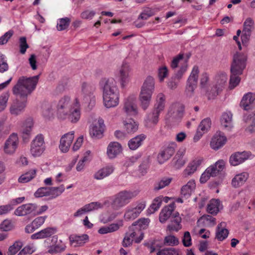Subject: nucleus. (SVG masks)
I'll return each instance as SVG.
<instances>
[{
  "label": "nucleus",
  "mask_w": 255,
  "mask_h": 255,
  "mask_svg": "<svg viewBox=\"0 0 255 255\" xmlns=\"http://www.w3.org/2000/svg\"><path fill=\"white\" fill-rule=\"evenodd\" d=\"M221 125L228 130L232 128V114L231 112L223 114L221 119Z\"/></svg>",
  "instance_id": "41"
},
{
  "label": "nucleus",
  "mask_w": 255,
  "mask_h": 255,
  "mask_svg": "<svg viewBox=\"0 0 255 255\" xmlns=\"http://www.w3.org/2000/svg\"><path fill=\"white\" fill-rule=\"evenodd\" d=\"M161 112L153 109L151 112L148 114L147 120L154 125H156L159 121V116Z\"/></svg>",
  "instance_id": "47"
},
{
  "label": "nucleus",
  "mask_w": 255,
  "mask_h": 255,
  "mask_svg": "<svg viewBox=\"0 0 255 255\" xmlns=\"http://www.w3.org/2000/svg\"><path fill=\"white\" fill-rule=\"evenodd\" d=\"M100 84L103 90V96L119 94L117 82L113 78L103 79Z\"/></svg>",
  "instance_id": "11"
},
{
  "label": "nucleus",
  "mask_w": 255,
  "mask_h": 255,
  "mask_svg": "<svg viewBox=\"0 0 255 255\" xmlns=\"http://www.w3.org/2000/svg\"><path fill=\"white\" fill-rule=\"evenodd\" d=\"M225 222H221L218 225L217 228L216 237L220 241L225 240L229 234V231L225 228Z\"/></svg>",
  "instance_id": "37"
},
{
  "label": "nucleus",
  "mask_w": 255,
  "mask_h": 255,
  "mask_svg": "<svg viewBox=\"0 0 255 255\" xmlns=\"http://www.w3.org/2000/svg\"><path fill=\"white\" fill-rule=\"evenodd\" d=\"M198 226L203 224L205 226L213 227L216 224V219L209 215H203L197 221Z\"/></svg>",
  "instance_id": "38"
},
{
  "label": "nucleus",
  "mask_w": 255,
  "mask_h": 255,
  "mask_svg": "<svg viewBox=\"0 0 255 255\" xmlns=\"http://www.w3.org/2000/svg\"><path fill=\"white\" fill-rule=\"evenodd\" d=\"M184 152V149L179 150L172 159V163L175 168L179 169L185 164L186 160L183 158Z\"/></svg>",
  "instance_id": "32"
},
{
  "label": "nucleus",
  "mask_w": 255,
  "mask_h": 255,
  "mask_svg": "<svg viewBox=\"0 0 255 255\" xmlns=\"http://www.w3.org/2000/svg\"><path fill=\"white\" fill-rule=\"evenodd\" d=\"M57 232L56 227H48L32 235L31 238L33 240L47 238L54 235Z\"/></svg>",
  "instance_id": "23"
},
{
  "label": "nucleus",
  "mask_w": 255,
  "mask_h": 255,
  "mask_svg": "<svg viewBox=\"0 0 255 255\" xmlns=\"http://www.w3.org/2000/svg\"><path fill=\"white\" fill-rule=\"evenodd\" d=\"M32 127L33 122L32 119H27L23 123L21 129L23 138H26L30 135Z\"/></svg>",
  "instance_id": "40"
},
{
  "label": "nucleus",
  "mask_w": 255,
  "mask_h": 255,
  "mask_svg": "<svg viewBox=\"0 0 255 255\" xmlns=\"http://www.w3.org/2000/svg\"><path fill=\"white\" fill-rule=\"evenodd\" d=\"M84 208L86 213L102 208L103 205L99 202H93L85 205Z\"/></svg>",
  "instance_id": "55"
},
{
  "label": "nucleus",
  "mask_w": 255,
  "mask_h": 255,
  "mask_svg": "<svg viewBox=\"0 0 255 255\" xmlns=\"http://www.w3.org/2000/svg\"><path fill=\"white\" fill-rule=\"evenodd\" d=\"M8 69V65L4 56L0 54V73H3Z\"/></svg>",
  "instance_id": "63"
},
{
  "label": "nucleus",
  "mask_w": 255,
  "mask_h": 255,
  "mask_svg": "<svg viewBox=\"0 0 255 255\" xmlns=\"http://www.w3.org/2000/svg\"><path fill=\"white\" fill-rule=\"evenodd\" d=\"M12 224L8 220H4L0 225V229L2 231L7 232L12 230Z\"/></svg>",
  "instance_id": "62"
},
{
  "label": "nucleus",
  "mask_w": 255,
  "mask_h": 255,
  "mask_svg": "<svg viewBox=\"0 0 255 255\" xmlns=\"http://www.w3.org/2000/svg\"><path fill=\"white\" fill-rule=\"evenodd\" d=\"M96 90L95 85L84 82L81 86V94L84 101L88 103L89 105L93 106L95 102V97L94 93Z\"/></svg>",
  "instance_id": "8"
},
{
  "label": "nucleus",
  "mask_w": 255,
  "mask_h": 255,
  "mask_svg": "<svg viewBox=\"0 0 255 255\" xmlns=\"http://www.w3.org/2000/svg\"><path fill=\"white\" fill-rule=\"evenodd\" d=\"M248 178V174L244 172L236 175L232 180V185L235 188L242 186Z\"/></svg>",
  "instance_id": "36"
},
{
  "label": "nucleus",
  "mask_w": 255,
  "mask_h": 255,
  "mask_svg": "<svg viewBox=\"0 0 255 255\" xmlns=\"http://www.w3.org/2000/svg\"><path fill=\"white\" fill-rule=\"evenodd\" d=\"M36 174V169H31L24 174H22L18 178V182L22 183H27L34 178Z\"/></svg>",
  "instance_id": "46"
},
{
  "label": "nucleus",
  "mask_w": 255,
  "mask_h": 255,
  "mask_svg": "<svg viewBox=\"0 0 255 255\" xmlns=\"http://www.w3.org/2000/svg\"><path fill=\"white\" fill-rule=\"evenodd\" d=\"M70 19L68 17L60 18L58 20L57 28L59 31H62L68 28L70 24Z\"/></svg>",
  "instance_id": "54"
},
{
  "label": "nucleus",
  "mask_w": 255,
  "mask_h": 255,
  "mask_svg": "<svg viewBox=\"0 0 255 255\" xmlns=\"http://www.w3.org/2000/svg\"><path fill=\"white\" fill-rule=\"evenodd\" d=\"M240 75L239 74L231 73L229 86L231 89H234L239 84L241 81V78L239 77Z\"/></svg>",
  "instance_id": "56"
},
{
  "label": "nucleus",
  "mask_w": 255,
  "mask_h": 255,
  "mask_svg": "<svg viewBox=\"0 0 255 255\" xmlns=\"http://www.w3.org/2000/svg\"><path fill=\"white\" fill-rule=\"evenodd\" d=\"M123 110L127 115L132 116L137 114V108L135 96H129L125 100Z\"/></svg>",
  "instance_id": "15"
},
{
  "label": "nucleus",
  "mask_w": 255,
  "mask_h": 255,
  "mask_svg": "<svg viewBox=\"0 0 255 255\" xmlns=\"http://www.w3.org/2000/svg\"><path fill=\"white\" fill-rule=\"evenodd\" d=\"M254 23V21L251 18H248L244 22V29L241 35L243 43H247L249 40Z\"/></svg>",
  "instance_id": "21"
},
{
  "label": "nucleus",
  "mask_w": 255,
  "mask_h": 255,
  "mask_svg": "<svg viewBox=\"0 0 255 255\" xmlns=\"http://www.w3.org/2000/svg\"><path fill=\"white\" fill-rule=\"evenodd\" d=\"M39 75L29 78L24 76L20 77L13 87L12 92L14 95L19 96L23 99L22 101L16 99L13 102L9 109L11 115L18 116L22 114L26 106V99L28 95L35 89L38 83Z\"/></svg>",
  "instance_id": "1"
},
{
  "label": "nucleus",
  "mask_w": 255,
  "mask_h": 255,
  "mask_svg": "<svg viewBox=\"0 0 255 255\" xmlns=\"http://www.w3.org/2000/svg\"><path fill=\"white\" fill-rule=\"evenodd\" d=\"M125 128L128 133H133L138 129V125L133 120L129 119L127 122H125Z\"/></svg>",
  "instance_id": "48"
},
{
  "label": "nucleus",
  "mask_w": 255,
  "mask_h": 255,
  "mask_svg": "<svg viewBox=\"0 0 255 255\" xmlns=\"http://www.w3.org/2000/svg\"><path fill=\"white\" fill-rule=\"evenodd\" d=\"M162 203V197H156L152 201V204L150 205L148 209V212L150 214H152L155 211H157L161 206Z\"/></svg>",
  "instance_id": "49"
},
{
  "label": "nucleus",
  "mask_w": 255,
  "mask_h": 255,
  "mask_svg": "<svg viewBox=\"0 0 255 255\" xmlns=\"http://www.w3.org/2000/svg\"><path fill=\"white\" fill-rule=\"evenodd\" d=\"M255 104V94L248 93L245 95L240 103V106L245 110L251 109L253 105Z\"/></svg>",
  "instance_id": "27"
},
{
  "label": "nucleus",
  "mask_w": 255,
  "mask_h": 255,
  "mask_svg": "<svg viewBox=\"0 0 255 255\" xmlns=\"http://www.w3.org/2000/svg\"><path fill=\"white\" fill-rule=\"evenodd\" d=\"M53 111L54 110L52 108V106L51 104H46L43 107V116L47 119H49L53 116Z\"/></svg>",
  "instance_id": "57"
},
{
  "label": "nucleus",
  "mask_w": 255,
  "mask_h": 255,
  "mask_svg": "<svg viewBox=\"0 0 255 255\" xmlns=\"http://www.w3.org/2000/svg\"><path fill=\"white\" fill-rule=\"evenodd\" d=\"M165 105V97L162 93H159L156 99V103L153 109L158 111L162 112L164 110Z\"/></svg>",
  "instance_id": "44"
},
{
  "label": "nucleus",
  "mask_w": 255,
  "mask_h": 255,
  "mask_svg": "<svg viewBox=\"0 0 255 255\" xmlns=\"http://www.w3.org/2000/svg\"><path fill=\"white\" fill-rule=\"evenodd\" d=\"M177 144L172 142L163 146L157 156V160L161 164L168 160L175 153Z\"/></svg>",
  "instance_id": "9"
},
{
  "label": "nucleus",
  "mask_w": 255,
  "mask_h": 255,
  "mask_svg": "<svg viewBox=\"0 0 255 255\" xmlns=\"http://www.w3.org/2000/svg\"><path fill=\"white\" fill-rule=\"evenodd\" d=\"M220 201L218 199H212L208 204L207 211L212 215H216L219 212Z\"/></svg>",
  "instance_id": "45"
},
{
  "label": "nucleus",
  "mask_w": 255,
  "mask_h": 255,
  "mask_svg": "<svg viewBox=\"0 0 255 255\" xmlns=\"http://www.w3.org/2000/svg\"><path fill=\"white\" fill-rule=\"evenodd\" d=\"M228 78L226 74L222 73L217 75L216 77V84L218 86V89L215 92H213V95L217 96L219 93L222 90V89L226 83Z\"/></svg>",
  "instance_id": "35"
},
{
  "label": "nucleus",
  "mask_w": 255,
  "mask_h": 255,
  "mask_svg": "<svg viewBox=\"0 0 255 255\" xmlns=\"http://www.w3.org/2000/svg\"><path fill=\"white\" fill-rule=\"evenodd\" d=\"M114 168L112 166H108L98 170L94 174V178L97 180H101L110 175L113 173Z\"/></svg>",
  "instance_id": "42"
},
{
  "label": "nucleus",
  "mask_w": 255,
  "mask_h": 255,
  "mask_svg": "<svg viewBox=\"0 0 255 255\" xmlns=\"http://www.w3.org/2000/svg\"><path fill=\"white\" fill-rule=\"evenodd\" d=\"M211 125V121L209 118H206L203 120L199 125L196 135L194 137L195 140H198L203 135V134L207 132L210 129Z\"/></svg>",
  "instance_id": "22"
},
{
  "label": "nucleus",
  "mask_w": 255,
  "mask_h": 255,
  "mask_svg": "<svg viewBox=\"0 0 255 255\" xmlns=\"http://www.w3.org/2000/svg\"><path fill=\"white\" fill-rule=\"evenodd\" d=\"M202 161L201 159H196L191 162L184 170V174L185 176L192 174L196 170L197 167L201 164Z\"/></svg>",
  "instance_id": "43"
},
{
  "label": "nucleus",
  "mask_w": 255,
  "mask_h": 255,
  "mask_svg": "<svg viewBox=\"0 0 255 255\" xmlns=\"http://www.w3.org/2000/svg\"><path fill=\"white\" fill-rule=\"evenodd\" d=\"M105 106L107 108L116 107L119 103V94L103 96Z\"/></svg>",
  "instance_id": "29"
},
{
  "label": "nucleus",
  "mask_w": 255,
  "mask_h": 255,
  "mask_svg": "<svg viewBox=\"0 0 255 255\" xmlns=\"http://www.w3.org/2000/svg\"><path fill=\"white\" fill-rule=\"evenodd\" d=\"M22 246L23 243L21 241H15L12 246L9 247L7 253V255H14L20 250Z\"/></svg>",
  "instance_id": "52"
},
{
  "label": "nucleus",
  "mask_w": 255,
  "mask_h": 255,
  "mask_svg": "<svg viewBox=\"0 0 255 255\" xmlns=\"http://www.w3.org/2000/svg\"><path fill=\"white\" fill-rule=\"evenodd\" d=\"M70 101V98L69 96H64L58 102L56 108L59 118H64L71 107H72Z\"/></svg>",
  "instance_id": "14"
},
{
  "label": "nucleus",
  "mask_w": 255,
  "mask_h": 255,
  "mask_svg": "<svg viewBox=\"0 0 255 255\" xmlns=\"http://www.w3.org/2000/svg\"><path fill=\"white\" fill-rule=\"evenodd\" d=\"M227 138L224 134L221 131H217L212 138L210 145L212 149L218 150L225 144Z\"/></svg>",
  "instance_id": "18"
},
{
  "label": "nucleus",
  "mask_w": 255,
  "mask_h": 255,
  "mask_svg": "<svg viewBox=\"0 0 255 255\" xmlns=\"http://www.w3.org/2000/svg\"><path fill=\"white\" fill-rule=\"evenodd\" d=\"M247 56L243 53L237 52L233 56V62L231 66V73L242 74L246 67Z\"/></svg>",
  "instance_id": "5"
},
{
  "label": "nucleus",
  "mask_w": 255,
  "mask_h": 255,
  "mask_svg": "<svg viewBox=\"0 0 255 255\" xmlns=\"http://www.w3.org/2000/svg\"><path fill=\"white\" fill-rule=\"evenodd\" d=\"M19 144V140L17 133H12L5 140L3 150L6 154H13L17 149Z\"/></svg>",
  "instance_id": "13"
},
{
  "label": "nucleus",
  "mask_w": 255,
  "mask_h": 255,
  "mask_svg": "<svg viewBox=\"0 0 255 255\" xmlns=\"http://www.w3.org/2000/svg\"><path fill=\"white\" fill-rule=\"evenodd\" d=\"M187 69V64L186 63L184 64L181 65L180 67V69L177 71L176 73H175L174 76V78L175 80H180L183 74L186 71Z\"/></svg>",
  "instance_id": "60"
},
{
  "label": "nucleus",
  "mask_w": 255,
  "mask_h": 255,
  "mask_svg": "<svg viewBox=\"0 0 255 255\" xmlns=\"http://www.w3.org/2000/svg\"><path fill=\"white\" fill-rule=\"evenodd\" d=\"M184 107L183 105L176 103L173 104L170 108L167 115L166 120L169 122H174L180 120L183 117Z\"/></svg>",
  "instance_id": "10"
},
{
  "label": "nucleus",
  "mask_w": 255,
  "mask_h": 255,
  "mask_svg": "<svg viewBox=\"0 0 255 255\" xmlns=\"http://www.w3.org/2000/svg\"><path fill=\"white\" fill-rule=\"evenodd\" d=\"M199 73L198 67L194 66L186 82L185 94L188 97H191L194 95V90L197 87Z\"/></svg>",
  "instance_id": "4"
},
{
  "label": "nucleus",
  "mask_w": 255,
  "mask_h": 255,
  "mask_svg": "<svg viewBox=\"0 0 255 255\" xmlns=\"http://www.w3.org/2000/svg\"><path fill=\"white\" fill-rule=\"evenodd\" d=\"M149 222L150 220L148 218H140L133 222L130 226V229L132 230L133 228H135L138 232H139L141 230L146 229L148 226Z\"/></svg>",
  "instance_id": "39"
},
{
  "label": "nucleus",
  "mask_w": 255,
  "mask_h": 255,
  "mask_svg": "<svg viewBox=\"0 0 255 255\" xmlns=\"http://www.w3.org/2000/svg\"><path fill=\"white\" fill-rule=\"evenodd\" d=\"M104 120L99 119L97 122L92 124L90 128V134L91 137L95 139L101 138L103 136Z\"/></svg>",
  "instance_id": "16"
},
{
  "label": "nucleus",
  "mask_w": 255,
  "mask_h": 255,
  "mask_svg": "<svg viewBox=\"0 0 255 255\" xmlns=\"http://www.w3.org/2000/svg\"><path fill=\"white\" fill-rule=\"evenodd\" d=\"M154 88L155 81L153 78L148 76L141 86L139 97L140 106L143 110H145L149 107Z\"/></svg>",
  "instance_id": "2"
},
{
  "label": "nucleus",
  "mask_w": 255,
  "mask_h": 255,
  "mask_svg": "<svg viewBox=\"0 0 255 255\" xmlns=\"http://www.w3.org/2000/svg\"><path fill=\"white\" fill-rule=\"evenodd\" d=\"M37 206L34 204H26L19 206L14 211V214L18 216H23L35 211Z\"/></svg>",
  "instance_id": "26"
},
{
  "label": "nucleus",
  "mask_w": 255,
  "mask_h": 255,
  "mask_svg": "<svg viewBox=\"0 0 255 255\" xmlns=\"http://www.w3.org/2000/svg\"><path fill=\"white\" fill-rule=\"evenodd\" d=\"M9 97V95L8 93H3L0 96V112L5 108Z\"/></svg>",
  "instance_id": "59"
},
{
  "label": "nucleus",
  "mask_w": 255,
  "mask_h": 255,
  "mask_svg": "<svg viewBox=\"0 0 255 255\" xmlns=\"http://www.w3.org/2000/svg\"><path fill=\"white\" fill-rule=\"evenodd\" d=\"M45 149L44 137L42 134H38L32 141L30 145V153L34 157L40 156Z\"/></svg>",
  "instance_id": "7"
},
{
  "label": "nucleus",
  "mask_w": 255,
  "mask_h": 255,
  "mask_svg": "<svg viewBox=\"0 0 255 255\" xmlns=\"http://www.w3.org/2000/svg\"><path fill=\"white\" fill-rule=\"evenodd\" d=\"M146 206L145 201L137 203L136 205H132L128 206L125 210L124 216L126 221L133 220L136 218L141 212L144 209Z\"/></svg>",
  "instance_id": "6"
},
{
  "label": "nucleus",
  "mask_w": 255,
  "mask_h": 255,
  "mask_svg": "<svg viewBox=\"0 0 255 255\" xmlns=\"http://www.w3.org/2000/svg\"><path fill=\"white\" fill-rule=\"evenodd\" d=\"M29 47V46L26 42V39L25 37H21L19 38V48L20 52L22 54H25L26 49Z\"/></svg>",
  "instance_id": "61"
},
{
  "label": "nucleus",
  "mask_w": 255,
  "mask_h": 255,
  "mask_svg": "<svg viewBox=\"0 0 255 255\" xmlns=\"http://www.w3.org/2000/svg\"><path fill=\"white\" fill-rule=\"evenodd\" d=\"M249 153L247 151L238 152L232 154L230 158V162L233 166L238 165L248 159Z\"/></svg>",
  "instance_id": "25"
},
{
  "label": "nucleus",
  "mask_w": 255,
  "mask_h": 255,
  "mask_svg": "<svg viewBox=\"0 0 255 255\" xmlns=\"http://www.w3.org/2000/svg\"><path fill=\"white\" fill-rule=\"evenodd\" d=\"M163 243L165 246H175L179 244V241L175 236L169 235L164 238Z\"/></svg>",
  "instance_id": "53"
},
{
  "label": "nucleus",
  "mask_w": 255,
  "mask_h": 255,
  "mask_svg": "<svg viewBox=\"0 0 255 255\" xmlns=\"http://www.w3.org/2000/svg\"><path fill=\"white\" fill-rule=\"evenodd\" d=\"M136 195L134 192L128 190L120 191L114 196L112 206L115 209H121L130 203Z\"/></svg>",
  "instance_id": "3"
},
{
  "label": "nucleus",
  "mask_w": 255,
  "mask_h": 255,
  "mask_svg": "<svg viewBox=\"0 0 255 255\" xmlns=\"http://www.w3.org/2000/svg\"><path fill=\"white\" fill-rule=\"evenodd\" d=\"M80 117V105L78 99L76 98L72 104V107H71L69 112H67V115L64 118H60V119H67L72 123H76L79 121Z\"/></svg>",
  "instance_id": "12"
},
{
  "label": "nucleus",
  "mask_w": 255,
  "mask_h": 255,
  "mask_svg": "<svg viewBox=\"0 0 255 255\" xmlns=\"http://www.w3.org/2000/svg\"><path fill=\"white\" fill-rule=\"evenodd\" d=\"M175 207L174 203H172L164 207L161 211L159 214V221L161 223H165L173 213Z\"/></svg>",
  "instance_id": "24"
},
{
  "label": "nucleus",
  "mask_w": 255,
  "mask_h": 255,
  "mask_svg": "<svg viewBox=\"0 0 255 255\" xmlns=\"http://www.w3.org/2000/svg\"><path fill=\"white\" fill-rule=\"evenodd\" d=\"M49 196L51 198H55L61 195L65 190L63 185L58 187H49Z\"/></svg>",
  "instance_id": "51"
},
{
  "label": "nucleus",
  "mask_w": 255,
  "mask_h": 255,
  "mask_svg": "<svg viewBox=\"0 0 255 255\" xmlns=\"http://www.w3.org/2000/svg\"><path fill=\"white\" fill-rule=\"evenodd\" d=\"M171 178H162L159 181L154 184V190L157 191L164 188L171 183Z\"/></svg>",
  "instance_id": "50"
},
{
  "label": "nucleus",
  "mask_w": 255,
  "mask_h": 255,
  "mask_svg": "<svg viewBox=\"0 0 255 255\" xmlns=\"http://www.w3.org/2000/svg\"><path fill=\"white\" fill-rule=\"evenodd\" d=\"M130 67L128 64L123 63L119 70V81L122 87H124L129 82Z\"/></svg>",
  "instance_id": "20"
},
{
  "label": "nucleus",
  "mask_w": 255,
  "mask_h": 255,
  "mask_svg": "<svg viewBox=\"0 0 255 255\" xmlns=\"http://www.w3.org/2000/svg\"><path fill=\"white\" fill-rule=\"evenodd\" d=\"M49 187H40L34 193V196L36 198L49 196Z\"/></svg>",
  "instance_id": "58"
},
{
  "label": "nucleus",
  "mask_w": 255,
  "mask_h": 255,
  "mask_svg": "<svg viewBox=\"0 0 255 255\" xmlns=\"http://www.w3.org/2000/svg\"><path fill=\"white\" fill-rule=\"evenodd\" d=\"M122 151L121 145L118 142H111L107 147V153L110 158H115Z\"/></svg>",
  "instance_id": "28"
},
{
  "label": "nucleus",
  "mask_w": 255,
  "mask_h": 255,
  "mask_svg": "<svg viewBox=\"0 0 255 255\" xmlns=\"http://www.w3.org/2000/svg\"><path fill=\"white\" fill-rule=\"evenodd\" d=\"M74 137V131H70L64 134L60 141L59 148L62 152H67Z\"/></svg>",
  "instance_id": "17"
},
{
  "label": "nucleus",
  "mask_w": 255,
  "mask_h": 255,
  "mask_svg": "<svg viewBox=\"0 0 255 255\" xmlns=\"http://www.w3.org/2000/svg\"><path fill=\"white\" fill-rule=\"evenodd\" d=\"M182 243L186 247H190L192 245L191 237L189 232H185L182 239Z\"/></svg>",
  "instance_id": "64"
},
{
  "label": "nucleus",
  "mask_w": 255,
  "mask_h": 255,
  "mask_svg": "<svg viewBox=\"0 0 255 255\" xmlns=\"http://www.w3.org/2000/svg\"><path fill=\"white\" fill-rule=\"evenodd\" d=\"M182 219L178 212L173 213L170 219V223L167 226V229L170 231L177 232L182 228L181 222Z\"/></svg>",
  "instance_id": "19"
},
{
  "label": "nucleus",
  "mask_w": 255,
  "mask_h": 255,
  "mask_svg": "<svg viewBox=\"0 0 255 255\" xmlns=\"http://www.w3.org/2000/svg\"><path fill=\"white\" fill-rule=\"evenodd\" d=\"M225 163L223 160H219L214 164L208 167L206 170H209V174L212 177L216 176L220 172H221L225 167Z\"/></svg>",
  "instance_id": "31"
},
{
  "label": "nucleus",
  "mask_w": 255,
  "mask_h": 255,
  "mask_svg": "<svg viewBox=\"0 0 255 255\" xmlns=\"http://www.w3.org/2000/svg\"><path fill=\"white\" fill-rule=\"evenodd\" d=\"M196 187V184L194 180H190L187 183L183 186L181 189V194L182 197L185 199L188 198L191 195L192 192Z\"/></svg>",
  "instance_id": "33"
},
{
  "label": "nucleus",
  "mask_w": 255,
  "mask_h": 255,
  "mask_svg": "<svg viewBox=\"0 0 255 255\" xmlns=\"http://www.w3.org/2000/svg\"><path fill=\"white\" fill-rule=\"evenodd\" d=\"M69 240L71 245L74 247L83 246L89 240V236L87 234H83L81 236H70Z\"/></svg>",
  "instance_id": "34"
},
{
  "label": "nucleus",
  "mask_w": 255,
  "mask_h": 255,
  "mask_svg": "<svg viewBox=\"0 0 255 255\" xmlns=\"http://www.w3.org/2000/svg\"><path fill=\"white\" fill-rule=\"evenodd\" d=\"M146 137L145 134H140L132 138L128 142L129 148L133 150L136 149L142 144Z\"/></svg>",
  "instance_id": "30"
}]
</instances>
